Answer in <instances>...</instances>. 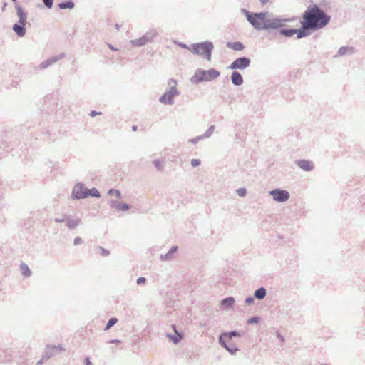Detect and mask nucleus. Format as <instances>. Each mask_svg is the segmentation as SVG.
I'll return each mask as SVG.
<instances>
[{
    "label": "nucleus",
    "mask_w": 365,
    "mask_h": 365,
    "mask_svg": "<svg viewBox=\"0 0 365 365\" xmlns=\"http://www.w3.org/2000/svg\"><path fill=\"white\" fill-rule=\"evenodd\" d=\"M330 19L331 16L327 14L319 6L314 4L305 10L300 23L308 36L311 34V31L326 26L329 23Z\"/></svg>",
    "instance_id": "nucleus-1"
},
{
    "label": "nucleus",
    "mask_w": 365,
    "mask_h": 365,
    "mask_svg": "<svg viewBox=\"0 0 365 365\" xmlns=\"http://www.w3.org/2000/svg\"><path fill=\"white\" fill-rule=\"evenodd\" d=\"M15 8L18 16V22L12 26V30L19 37H23L26 34L25 26L27 23L28 14L23 7L19 4H16Z\"/></svg>",
    "instance_id": "nucleus-2"
},
{
    "label": "nucleus",
    "mask_w": 365,
    "mask_h": 365,
    "mask_svg": "<svg viewBox=\"0 0 365 365\" xmlns=\"http://www.w3.org/2000/svg\"><path fill=\"white\" fill-rule=\"evenodd\" d=\"M247 20L257 30H265L267 22V12L250 13V11L242 9Z\"/></svg>",
    "instance_id": "nucleus-3"
},
{
    "label": "nucleus",
    "mask_w": 365,
    "mask_h": 365,
    "mask_svg": "<svg viewBox=\"0 0 365 365\" xmlns=\"http://www.w3.org/2000/svg\"><path fill=\"white\" fill-rule=\"evenodd\" d=\"M220 75V73L215 69L209 70L197 69L195 72V75L190 78V81L193 84H197L203 81H210L216 79Z\"/></svg>",
    "instance_id": "nucleus-4"
},
{
    "label": "nucleus",
    "mask_w": 365,
    "mask_h": 365,
    "mask_svg": "<svg viewBox=\"0 0 365 365\" xmlns=\"http://www.w3.org/2000/svg\"><path fill=\"white\" fill-rule=\"evenodd\" d=\"M214 45L211 41H204L193 43L190 46V51L195 55L203 56L208 61L211 60V55Z\"/></svg>",
    "instance_id": "nucleus-5"
},
{
    "label": "nucleus",
    "mask_w": 365,
    "mask_h": 365,
    "mask_svg": "<svg viewBox=\"0 0 365 365\" xmlns=\"http://www.w3.org/2000/svg\"><path fill=\"white\" fill-rule=\"evenodd\" d=\"M168 85L170 86L169 89L167 90L165 93L160 97L159 101L164 105L171 106L175 103L174 97L178 96L180 93L176 88V80L170 78L168 81Z\"/></svg>",
    "instance_id": "nucleus-6"
},
{
    "label": "nucleus",
    "mask_w": 365,
    "mask_h": 365,
    "mask_svg": "<svg viewBox=\"0 0 365 365\" xmlns=\"http://www.w3.org/2000/svg\"><path fill=\"white\" fill-rule=\"evenodd\" d=\"M291 19H285V18H279V17H267V22H266V26H264L266 28L265 30L269 29H282L283 26H285L286 23L291 22Z\"/></svg>",
    "instance_id": "nucleus-7"
},
{
    "label": "nucleus",
    "mask_w": 365,
    "mask_h": 365,
    "mask_svg": "<svg viewBox=\"0 0 365 365\" xmlns=\"http://www.w3.org/2000/svg\"><path fill=\"white\" fill-rule=\"evenodd\" d=\"M157 35L158 33L156 31L153 29L150 30L140 38L132 40L131 44L135 47H140L145 46L148 43L151 42Z\"/></svg>",
    "instance_id": "nucleus-8"
},
{
    "label": "nucleus",
    "mask_w": 365,
    "mask_h": 365,
    "mask_svg": "<svg viewBox=\"0 0 365 365\" xmlns=\"http://www.w3.org/2000/svg\"><path fill=\"white\" fill-rule=\"evenodd\" d=\"M269 194L272 196L273 200L278 202H284L287 201L290 197V194L285 190L279 188L274 189L269 192Z\"/></svg>",
    "instance_id": "nucleus-9"
},
{
    "label": "nucleus",
    "mask_w": 365,
    "mask_h": 365,
    "mask_svg": "<svg viewBox=\"0 0 365 365\" xmlns=\"http://www.w3.org/2000/svg\"><path fill=\"white\" fill-rule=\"evenodd\" d=\"M279 33L286 37H292L294 34H297V37L299 39L307 36V34L304 32L302 26L299 29H281Z\"/></svg>",
    "instance_id": "nucleus-10"
},
{
    "label": "nucleus",
    "mask_w": 365,
    "mask_h": 365,
    "mask_svg": "<svg viewBox=\"0 0 365 365\" xmlns=\"http://www.w3.org/2000/svg\"><path fill=\"white\" fill-rule=\"evenodd\" d=\"M251 60L247 57H240L236 58L228 67L231 70H244L250 65Z\"/></svg>",
    "instance_id": "nucleus-11"
},
{
    "label": "nucleus",
    "mask_w": 365,
    "mask_h": 365,
    "mask_svg": "<svg viewBox=\"0 0 365 365\" xmlns=\"http://www.w3.org/2000/svg\"><path fill=\"white\" fill-rule=\"evenodd\" d=\"M86 189L81 182L77 183L73 188L71 197L73 200L87 198Z\"/></svg>",
    "instance_id": "nucleus-12"
},
{
    "label": "nucleus",
    "mask_w": 365,
    "mask_h": 365,
    "mask_svg": "<svg viewBox=\"0 0 365 365\" xmlns=\"http://www.w3.org/2000/svg\"><path fill=\"white\" fill-rule=\"evenodd\" d=\"M66 56V53H61V54L58 55V56H53V57H51L45 61H43L39 67L41 68V69H45L46 68H48V66H51L52 64L56 63L58 61L62 59L63 58H64Z\"/></svg>",
    "instance_id": "nucleus-13"
},
{
    "label": "nucleus",
    "mask_w": 365,
    "mask_h": 365,
    "mask_svg": "<svg viewBox=\"0 0 365 365\" xmlns=\"http://www.w3.org/2000/svg\"><path fill=\"white\" fill-rule=\"evenodd\" d=\"M297 166L304 171H312L314 169V163L308 160H298L296 162Z\"/></svg>",
    "instance_id": "nucleus-14"
},
{
    "label": "nucleus",
    "mask_w": 365,
    "mask_h": 365,
    "mask_svg": "<svg viewBox=\"0 0 365 365\" xmlns=\"http://www.w3.org/2000/svg\"><path fill=\"white\" fill-rule=\"evenodd\" d=\"M219 344L231 354H235L238 351V349L234 344H227L226 340L222 339V336H219Z\"/></svg>",
    "instance_id": "nucleus-15"
},
{
    "label": "nucleus",
    "mask_w": 365,
    "mask_h": 365,
    "mask_svg": "<svg viewBox=\"0 0 365 365\" xmlns=\"http://www.w3.org/2000/svg\"><path fill=\"white\" fill-rule=\"evenodd\" d=\"M230 79L232 83L237 86H241L244 82L242 74L237 71H234L231 73Z\"/></svg>",
    "instance_id": "nucleus-16"
},
{
    "label": "nucleus",
    "mask_w": 365,
    "mask_h": 365,
    "mask_svg": "<svg viewBox=\"0 0 365 365\" xmlns=\"http://www.w3.org/2000/svg\"><path fill=\"white\" fill-rule=\"evenodd\" d=\"M178 246H173L166 254H161L160 258L162 261H170L173 255L178 251Z\"/></svg>",
    "instance_id": "nucleus-17"
},
{
    "label": "nucleus",
    "mask_w": 365,
    "mask_h": 365,
    "mask_svg": "<svg viewBox=\"0 0 365 365\" xmlns=\"http://www.w3.org/2000/svg\"><path fill=\"white\" fill-rule=\"evenodd\" d=\"M56 354H57V347H56V346H47L44 351L43 359H48L51 356L56 355Z\"/></svg>",
    "instance_id": "nucleus-18"
},
{
    "label": "nucleus",
    "mask_w": 365,
    "mask_h": 365,
    "mask_svg": "<svg viewBox=\"0 0 365 365\" xmlns=\"http://www.w3.org/2000/svg\"><path fill=\"white\" fill-rule=\"evenodd\" d=\"M354 53V48L353 47L342 46L337 52V54L334 57H340L344 55H352Z\"/></svg>",
    "instance_id": "nucleus-19"
},
{
    "label": "nucleus",
    "mask_w": 365,
    "mask_h": 365,
    "mask_svg": "<svg viewBox=\"0 0 365 365\" xmlns=\"http://www.w3.org/2000/svg\"><path fill=\"white\" fill-rule=\"evenodd\" d=\"M235 302V300L234 297H226V298L223 299L221 301L220 304H221L222 307H223L225 309H227L233 307Z\"/></svg>",
    "instance_id": "nucleus-20"
},
{
    "label": "nucleus",
    "mask_w": 365,
    "mask_h": 365,
    "mask_svg": "<svg viewBox=\"0 0 365 365\" xmlns=\"http://www.w3.org/2000/svg\"><path fill=\"white\" fill-rule=\"evenodd\" d=\"M227 46L232 50L240 51L245 48V46L240 41L228 42Z\"/></svg>",
    "instance_id": "nucleus-21"
},
{
    "label": "nucleus",
    "mask_w": 365,
    "mask_h": 365,
    "mask_svg": "<svg viewBox=\"0 0 365 365\" xmlns=\"http://www.w3.org/2000/svg\"><path fill=\"white\" fill-rule=\"evenodd\" d=\"M80 221L81 220L79 218L72 219L71 217H67L66 226L68 227V229L73 230L78 225Z\"/></svg>",
    "instance_id": "nucleus-22"
},
{
    "label": "nucleus",
    "mask_w": 365,
    "mask_h": 365,
    "mask_svg": "<svg viewBox=\"0 0 365 365\" xmlns=\"http://www.w3.org/2000/svg\"><path fill=\"white\" fill-rule=\"evenodd\" d=\"M266 294V289L262 287L255 291L254 297L257 299H263L265 297Z\"/></svg>",
    "instance_id": "nucleus-23"
},
{
    "label": "nucleus",
    "mask_w": 365,
    "mask_h": 365,
    "mask_svg": "<svg viewBox=\"0 0 365 365\" xmlns=\"http://www.w3.org/2000/svg\"><path fill=\"white\" fill-rule=\"evenodd\" d=\"M75 6V4L72 0H68L66 1H62L58 4V7L61 9H72Z\"/></svg>",
    "instance_id": "nucleus-24"
},
{
    "label": "nucleus",
    "mask_w": 365,
    "mask_h": 365,
    "mask_svg": "<svg viewBox=\"0 0 365 365\" xmlns=\"http://www.w3.org/2000/svg\"><path fill=\"white\" fill-rule=\"evenodd\" d=\"M220 336H222V339H227L230 341L232 337L240 336V334L236 331H232L230 332H224Z\"/></svg>",
    "instance_id": "nucleus-25"
},
{
    "label": "nucleus",
    "mask_w": 365,
    "mask_h": 365,
    "mask_svg": "<svg viewBox=\"0 0 365 365\" xmlns=\"http://www.w3.org/2000/svg\"><path fill=\"white\" fill-rule=\"evenodd\" d=\"M20 269L21 272V274L25 277H29L31 274V271L28 267L27 264L24 263H21L20 265Z\"/></svg>",
    "instance_id": "nucleus-26"
},
{
    "label": "nucleus",
    "mask_w": 365,
    "mask_h": 365,
    "mask_svg": "<svg viewBox=\"0 0 365 365\" xmlns=\"http://www.w3.org/2000/svg\"><path fill=\"white\" fill-rule=\"evenodd\" d=\"M86 195L88 197H100L101 194L96 188L86 189Z\"/></svg>",
    "instance_id": "nucleus-27"
},
{
    "label": "nucleus",
    "mask_w": 365,
    "mask_h": 365,
    "mask_svg": "<svg viewBox=\"0 0 365 365\" xmlns=\"http://www.w3.org/2000/svg\"><path fill=\"white\" fill-rule=\"evenodd\" d=\"M173 327L175 331L177 333V335L168 334V336L174 344H176L179 342L180 339L182 337V334H179L176 331L175 325H173Z\"/></svg>",
    "instance_id": "nucleus-28"
},
{
    "label": "nucleus",
    "mask_w": 365,
    "mask_h": 365,
    "mask_svg": "<svg viewBox=\"0 0 365 365\" xmlns=\"http://www.w3.org/2000/svg\"><path fill=\"white\" fill-rule=\"evenodd\" d=\"M118 322V319L115 317L110 318L108 322H107V324L106 325L104 330L108 331L113 326H114Z\"/></svg>",
    "instance_id": "nucleus-29"
},
{
    "label": "nucleus",
    "mask_w": 365,
    "mask_h": 365,
    "mask_svg": "<svg viewBox=\"0 0 365 365\" xmlns=\"http://www.w3.org/2000/svg\"><path fill=\"white\" fill-rule=\"evenodd\" d=\"M214 130L215 125L210 126L209 128L206 130V132L202 135L204 138H210L212 135Z\"/></svg>",
    "instance_id": "nucleus-30"
},
{
    "label": "nucleus",
    "mask_w": 365,
    "mask_h": 365,
    "mask_svg": "<svg viewBox=\"0 0 365 365\" xmlns=\"http://www.w3.org/2000/svg\"><path fill=\"white\" fill-rule=\"evenodd\" d=\"M108 194L109 195H115L117 198L120 199L121 198V193L118 190L115 189H110L108 192Z\"/></svg>",
    "instance_id": "nucleus-31"
},
{
    "label": "nucleus",
    "mask_w": 365,
    "mask_h": 365,
    "mask_svg": "<svg viewBox=\"0 0 365 365\" xmlns=\"http://www.w3.org/2000/svg\"><path fill=\"white\" fill-rule=\"evenodd\" d=\"M130 208V205L127 203L119 202L117 210L121 211H127Z\"/></svg>",
    "instance_id": "nucleus-32"
},
{
    "label": "nucleus",
    "mask_w": 365,
    "mask_h": 365,
    "mask_svg": "<svg viewBox=\"0 0 365 365\" xmlns=\"http://www.w3.org/2000/svg\"><path fill=\"white\" fill-rule=\"evenodd\" d=\"M259 320H260V318L259 317L255 316V317H252L250 318L247 320V323L248 324H257L259 322Z\"/></svg>",
    "instance_id": "nucleus-33"
},
{
    "label": "nucleus",
    "mask_w": 365,
    "mask_h": 365,
    "mask_svg": "<svg viewBox=\"0 0 365 365\" xmlns=\"http://www.w3.org/2000/svg\"><path fill=\"white\" fill-rule=\"evenodd\" d=\"M205 139L203 135H199V136H197L195 138H191L189 140V142H190L192 144H196L197 143H198L200 140H203Z\"/></svg>",
    "instance_id": "nucleus-34"
},
{
    "label": "nucleus",
    "mask_w": 365,
    "mask_h": 365,
    "mask_svg": "<svg viewBox=\"0 0 365 365\" xmlns=\"http://www.w3.org/2000/svg\"><path fill=\"white\" fill-rule=\"evenodd\" d=\"M153 164L155 166V168L158 169V170H160V171L163 170V166L159 160H155L153 161Z\"/></svg>",
    "instance_id": "nucleus-35"
},
{
    "label": "nucleus",
    "mask_w": 365,
    "mask_h": 365,
    "mask_svg": "<svg viewBox=\"0 0 365 365\" xmlns=\"http://www.w3.org/2000/svg\"><path fill=\"white\" fill-rule=\"evenodd\" d=\"M45 6L50 9L52 8L53 6V0H42Z\"/></svg>",
    "instance_id": "nucleus-36"
},
{
    "label": "nucleus",
    "mask_w": 365,
    "mask_h": 365,
    "mask_svg": "<svg viewBox=\"0 0 365 365\" xmlns=\"http://www.w3.org/2000/svg\"><path fill=\"white\" fill-rule=\"evenodd\" d=\"M191 165L193 167H197L200 165L201 161L199 159H192L190 161Z\"/></svg>",
    "instance_id": "nucleus-37"
},
{
    "label": "nucleus",
    "mask_w": 365,
    "mask_h": 365,
    "mask_svg": "<svg viewBox=\"0 0 365 365\" xmlns=\"http://www.w3.org/2000/svg\"><path fill=\"white\" fill-rule=\"evenodd\" d=\"M237 193L239 196L244 197L246 195L247 191L245 188H239L237 190Z\"/></svg>",
    "instance_id": "nucleus-38"
},
{
    "label": "nucleus",
    "mask_w": 365,
    "mask_h": 365,
    "mask_svg": "<svg viewBox=\"0 0 365 365\" xmlns=\"http://www.w3.org/2000/svg\"><path fill=\"white\" fill-rule=\"evenodd\" d=\"M175 43L178 44L179 46H180L182 48L187 49V50L190 51V46H187V44H185L182 42L175 41Z\"/></svg>",
    "instance_id": "nucleus-39"
},
{
    "label": "nucleus",
    "mask_w": 365,
    "mask_h": 365,
    "mask_svg": "<svg viewBox=\"0 0 365 365\" xmlns=\"http://www.w3.org/2000/svg\"><path fill=\"white\" fill-rule=\"evenodd\" d=\"M118 204H119V202H118V201H116V200H110V201L108 202V205H109L111 207H113V208H115L116 210H117V208H118Z\"/></svg>",
    "instance_id": "nucleus-40"
},
{
    "label": "nucleus",
    "mask_w": 365,
    "mask_h": 365,
    "mask_svg": "<svg viewBox=\"0 0 365 365\" xmlns=\"http://www.w3.org/2000/svg\"><path fill=\"white\" fill-rule=\"evenodd\" d=\"M101 254L103 257H107L110 255V252L102 247H100Z\"/></svg>",
    "instance_id": "nucleus-41"
},
{
    "label": "nucleus",
    "mask_w": 365,
    "mask_h": 365,
    "mask_svg": "<svg viewBox=\"0 0 365 365\" xmlns=\"http://www.w3.org/2000/svg\"><path fill=\"white\" fill-rule=\"evenodd\" d=\"M146 282V278L145 277H140L139 278L137 279V281H136V283L138 284V285H140V284H145Z\"/></svg>",
    "instance_id": "nucleus-42"
},
{
    "label": "nucleus",
    "mask_w": 365,
    "mask_h": 365,
    "mask_svg": "<svg viewBox=\"0 0 365 365\" xmlns=\"http://www.w3.org/2000/svg\"><path fill=\"white\" fill-rule=\"evenodd\" d=\"M83 242L81 238L80 237H75L74 240H73V244L75 245H80Z\"/></svg>",
    "instance_id": "nucleus-43"
},
{
    "label": "nucleus",
    "mask_w": 365,
    "mask_h": 365,
    "mask_svg": "<svg viewBox=\"0 0 365 365\" xmlns=\"http://www.w3.org/2000/svg\"><path fill=\"white\" fill-rule=\"evenodd\" d=\"M247 304H251L254 302V298L252 297H248L245 300Z\"/></svg>",
    "instance_id": "nucleus-44"
},
{
    "label": "nucleus",
    "mask_w": 365,
    "mask_h": 365,
    "mask_svg": "<svg viewBox=\"0 0 365 365\" xmlns=\"http://www.w3.org/2000/svg\"><path fill=\"white\" fill-rule=\"evenodd\" d=\"M100 114H101L100 112H96V111L93 110V111L91 112L90 115L92 116V117H95V116H96L98 115H100Z\"/></svg>",
    "instance_id": "nucleus-45"
},
{
    "label": "nucleus",
    "mask_w": 365,
    "mask_h": 365,
    "mask_svg": "<svg viewBox=\"0 0 365 365\" xmlns=\"http://www.w3.org/2000/svg\"><path fill=\"white\" fill-rule=\"evenodd\" d=\"M85 364L86 365H92V363L91 362L88 357L85 359Z\"/></svg>",
    "instance_id": "nucleus-46"
},
{
    "label": "nucleus",
    "mask_w": 365,
    "mask_h": 365,
    "mask_svg": "<svg viewBox=\"0 0 365 365\" xmlns=\"http://www.w3.org/2000/svg\"><path fill=\"white\" fill-rule=\"evenodd\" d=\"M54 221L56 222L60 223V222H64V219L63 218H55Z\"/></svg>",
    "instance_id": "nucleus-47"
},
{
    "label": "nucleus",
    "mask_w": 365,
    "mask_h": 365,
    "mask_svg": "<svg viewBox=\"0 0 365 365\" xmlns=\"http://www.w3.org/2000/svg\"><path fill=\"white\" fill-rule=\"evenodd\" d=\"M119 342H120V341L118 339H112L110 341V343H111V344H115V343H119Z\"/></svg>",
    "instance_id": "nucleus-48"
},
{
    "label": "nucleus",
    "mask_w": 365,
    "mask_h": 365,
    "mask_svg": "<svg viewBox=\"0 0 365 365\" xmlns=\"http://www.w3.org/2000/svg\"><path fill=\"white\" fill-rule=\"evenodd\" d=\"M56 347H57V352H58V351H62V350H63V348L61 345H58V346H57Z\"/></svg>",
    "instance_id": "nucleus-49"
},
{
    "label": "nucleus",
    "mask_w": 365,
    "mask_h": 365,
    "mask_svg": "<svg viewBox=\"0 0 365 365\" xmlns=\"http://www.w3.org/2000/svg\"><path fill=\"white\" fill-rule=\"evenodd\" d=\"M260 1L262 3V4H265L269 1V0H260Z\"/></svg>",
    "instance_id": "nucleus-50"
},
{
    "label": "nucleus",
    "mask_w": 365,
    "mask_h": 365,
    "mask_svg": "<svg viewBox=\"0 0 365 365\" xmlns=\"http://www.w3.org/2000/svg\"><path fill=\"white\" fill-rule=\"evenodd\" d=\"M108 46H109V48H110L111 50H113V51H115V50H116V48H114L111 44H108Z\"/></svg>",
    "instance_id": "nucleus-51"
},
{
    "label": "nucleus",
    "mask_w": 365,
    "mask_h": 365,
    "mask_svg": "<svg viewBox=\"0 0 365 365\" xmlns=\"http://www.w3.org/2000/svg\"><path fill=\"white\" fill-rule=\"evenodd\" d=\"M43 359H42L39 360V361L37 362V365H41V364H42V363H43Z\"/></svg>",
    "instance_id": "nucleus-52"
},
{
    "label": "nucleus",
    "mask_w": 365,
    "mask_h": 365,
    "mask_svg": "<svg viewBox=\"0 0 365 365\" xmlns=\"http://www.w3.org/2000/svg\"><path fill=\"white\" fill-rule=\"evenodd\" d=\"M132 130H133V131H136V130H137V126H136V125H133V126L132 127Z\"/></svg>",
    "instance_id": "nucleus-53"
},
{
    "label": "nucleus",
    "mask_w": 365,
    "mask_h": 365,
    "mask_svg": "<svg viewBox=\"0 0 365 365\" xmlns=\"http://www.w3.org/2000/svg\"><path fill=\"white\" fill-rule=\"evenodd\" d=\"M120 27V25H119L118 24H115V28H116L117 30H119Z\"/></svg>",
    "instance_id": "nucleus-54"
},
{
    "label": "nucleus",
    "mask_w": 365,
    "mask_h": 365,
    "mask_svg": "<svg viewBox=\"0 0 365 365\" xmlns=\"http://www.w3.org/2000/svg\"><path fill=\"white\" fill-rule=\"evenodd\" d=\"M6 3H4V5H3V7H2V11H4L5 10V8L6 6Z\"/></svg>",
    "instance_id": "nucleus-55"
},
{
    "label": "nucleus",
    "mask_w": 365,
    "mask_h": 365,
    "mask_svg": "<svg viewBox=\"0 0 365 365\" xmlns=\"http://www.w3.org/2000/svg\"><path fill=\"white\" fill-rule=\"evenodd\" d=\"M13 1L16 2L17 0H12Z\"/></svg>",
    "instance_id": "nucleus-56"
}]
</instances>
